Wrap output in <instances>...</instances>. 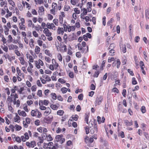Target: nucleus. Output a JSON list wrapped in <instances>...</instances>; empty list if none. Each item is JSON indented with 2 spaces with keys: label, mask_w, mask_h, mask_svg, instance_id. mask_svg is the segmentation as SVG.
I'll return each instance as SVG.
<instances>
[{
  "label": "nucleus",
  "mask_w": 149,
  "mask_h": 149,
  "mask_svg": "<svg viewBox=\"0 0 149 149\" xmlns=\"http://www.w3.org/2000/svg\"><path fill=\"white\" fill-rule=\"evenodd\" d=\"M94 126L93 128L90 129L91 133V134H93L95 132L97 133L98 132V128L97 125V122L96 120L94 119L93 121Z\"/></svg>",
  "instance_id": "obj_1"
},
{
  "label": "nucleus",
  "mask_w": 149,
  "mask_h": 149,
  "mask_svg": "<svg viewBox=\"0 0 149 149\" xmlns=\"http://www.w3.org/2000/svg\"><path fill=\"white\" fill-rule=\"evenodd\" d=\"M102 97L101 96H97L96 98L95 103V106L97 105H100L101 103L102 100Z\"/></svg>",
  "instance_id": "obj_2"
},
{
  "label": "nucleus",
  "mask_w": 149,
  "mask_h": 149,
  "mask_svg": "<svg viewBox=\"0 0 149 149\" xmlns=\"http://www.w3.org/2000/svg\"><path fill=\"white\" fill-rule=\"evenodd\" d=\"M53 117L52 116H48L47 117H45L44 118L43 121L45 123L47 124H50L53 120Z\"/></svg>",
  "instance_id": "obj_3"
},
{
  "label": "nucleus",
  "mask_w": 149,
  "mask_h": 149,
  "mask_svg": "<svg viewBox=\"0 0 149 149\" xmlns=\"http://www.w3.org/2000/svg\"><path fill=\"white\" fill-rule=\"evenodd\" d=\"M43 32L46 34V36L47 37H49L52 35L51 32H50L49 30L47 28L44 29Z\"/></svg>",
  "instance_id": "obj_4"
},
{
  "label": "nucleus",
  "mask_w": 149,
  "mask_h": 149,
  "mask_svg": "<svg viewBox=\"0 0 149 149\" xmlns=\"http://www.w3.org/2000/svg\"><path fill=\"white\" fill-rule=\"evenodd\" d=\"M18 113L20 116H22L24 117H25L26 116V114L24 111H21L20 110L18 111Z\"/></svg>",
  "instance_id": "obj_5"
},
{
  "label": "nucleus",
  "mask_w": 149,
  "mask_h": 149,
  "mask_svg": "<svg viewBox=\"0 0 149 149\" xmlns=\"http://www.w3.org/2000/svg\"><path fill=\"white\" fill-rule=\"evenodd\" d=\"M133 122L132 120L130 122H129L128 120H124V123L127 126H130L133 125Z\"/></svg>",
  "instance_id": "obj_6"
},
{
  "label": "nucleus",
  "mask_w": 149,
  "mask_h": 149,
  "mask_svg": "<svg viewBox=\"0 0 149 149\" xmlns=\"http://www.w3.org/2000/svg\"><path fill=\"white\" fill-rule=\"evenodd\" d=\"M46 111L45 112L44 114L45 116H47L51 112V110L49 107L46 108Z\"/></svg>",
  "instance_id": "obj_7"
},
{
  "label": "nucleus",
  "mask_w": 149,
  "mask_h": 149,
  "mask_svg": "<svg viewBox=\"0 0 149 149\" xmlns=\"http://www.w3.org/2000/svg\"><path fill=\"white\" fill-rule=\"evenodd\" d=\"M120 48L124 53L126 52V46L125 45H122V47H120Z\"/></svg>",
  "instance_id": "obj_8"
},
{
  "label": "nucleus",
  "mask_w": 149,
  "mask_h": 149,
  "mask_svg": "<svg viewBox=\"0 0 149 149\" xmlns=\"http://www.w3.org/2000/svg\"><path fill=\"white\" fill-rule=\"evenodd\" d=\"M106 62V61L104 60L102 61V63L101 66L100 67V70H103L104 69V67L105 64Z\"/></svg>",
  "instance_id": "obj_9"
},
{
  "label": "nucleus",
  "mask_w": 149,
  "mask_h": 149,
  "mask_svg": "<svg viewBox=\"0 0 149 149\" xmlns=\"http://www.w3.org/2000/svg\"><path fill=\"white\" fill-rule=\"evenodd\" d=\"M38 111L37 109H36V111L35 110H32L31 112V115L33 116H36L37 113L36 111Z\"/></svg>",
  "instance_id": "obj_10"
},
{
  "label": "nucleus",
  "mask_w": 149,
  "mask_h": 149,
  "mask_svg": "<svg viewBox=\"0 0 149 149\" xmlns=\"http://www.w3.org/2000/svg\"><path fill=\"white\" fill-rule=\"evenodd\" d=\"M40 48L38 46H37L35 49V52L37 54H38L40 52Z\"/></svg>",
  "instance_id": "obj_11"
},
{
  "label": "nucleus",
  "mask_w": 149,
  "mask_h": 149,
  "mask_svg": "<svg viewBox=\"0 0 149 149\" xmlns=\"http://www.w3.org/2000/svg\"><path fill=\"white\" fill-rule=\"evenodd\" d=\"M59 30L61 31V34H63L64 33V31H63V28L58 27V31H57L58 33V34H60V31H59Z\"/></svg>",
  "instance_id": "obj_12"
},
{
  "label": "nucleus",
  "mask_w": 149,
  "mask_h": 149,
  "mask_svg": "<svg viewBox=\"0 0 149 149\" xmlns=\"http://www.w3.org/2000/svg\"><path fill=\"white\" fill-rule=\"evenodd\" d=\"M7 101H8V103H9V104H10V103L12 102L13 101V98L8 96L7 99Z\"/></svg>",
  "instance_id": "obj_13"
},
{
  "label": "nucleus",
  "mask_w": 149,
  "mask_h": 149,
  "mask_svg": "<svg viewBox=\"0 0 149 149\" xmlns=\"http://www.w3.org/2000/svg\"><path fill=\"white\" fill-rule=\"evenodd\" d=\"M85 121H86L87 124L88 123V118L89 117V114L85 113Z\"/></svg>",
  "instance_id": "obj_14"
},
{
  "label": "nucleus",
  "mask_w": 149,
  "mask_h": 149,
  "mask_svg": "<svg viewBox=\"0 0 149 149\" xmlns=\"http://www.w3.org/2000/svg\"><path fill=\"white\" fill-rule=\"evenodd\" d=\"M64 113V112L63 110H60L57 111V115L62 116L63 115Z\"/></svg>",
  "instance_id": "obj_15"
},
{
  "label": "nucleus",
  "mask_w": 149,
  "mask_h": 149,
  "mask_svg": "<svg viewBox=\"0 0 149 149\" xmlns=\"http://www.w3.org/2000/svg\"><path fill=\"white\" fill-rule=\"evenodd\" d=\"M45 53L50 57H51L52 56V54L50 52L49 50L47 49L45 50Z\"/></svg>",
  "instance_id": "obj_16"
},
{
  "label": "nucleus",
  "mask_w": 149,
  "mask_h": 149,
  "mask_svg": "<svg viewBox=\"0 0 149 149\" xmlns=\"http://www.w3.org/2000/svg\"><path fill=\"white\" fill-rule=\"evenodd\" d=\"M77 37L76 36V35H74V34L73 33V35L72 36L71 39H70V38H68V39H69V41H71V40H77Z\"/></svg>",
  "instance_id": "obj_17"
},
{
  "label": "nucleus",
  "mask_w": 149,
  "mask_h": 149,
  "mask_svg": "<svg viewBox=\"0 0 149 149\" xmlns=\"http://www.w3.org/2000/svg\"><path fill=\"white\" fill-rule=\"evenodd\" d=\"M16 71L18 75L19 76H21L22 75V73H21V71L19 69V67H17L16 68Z\"/></svg>",
  "instance_id": "obj_18"
},
{
  "label": "nucleus",
  "mask_w": 149,
  "mask_h": 149,
  "mask_svg": "<svg viewBox=\"0 0 149 149\" xmlns=\"http://www.w3.org/2000/svg\"><path fill=\"white\" fill-rule=\"evenodd\" d=\"M16 117L14 118V119L15 120V122H16L18 120H20V117L18 116L17 114V113L16 114Z\"/></svg>",
  "instance_id": "obj_19"
},
{
  "label": "nucleus",
  "mask_w": 149,
  "mask_h": 149,
  "mask_svg": "<svg viewBox=\"0 0 149 149\" xmlns=\"http://www.w3.org/2000/svg\"><path fill=\"white\" fill-rule=\"evenodd\" d=\"M51 108L54 110H56L58 109V107L56 105L51 104L50 106Z\"/></svg>",
  "instance_id": "obj_20"
},
{
  "label": "nucleus",
  "mask_w": 149,
  "mask_h": 149,
  "mask_svg": "<svg viewBox=\"0 0 149 149\" xmlns=\"http://www.w3.org/2000/svg\"><path fill=\"white\" fill-rule=\"evenodd\" d=\"M141 110L143 113H144L146 112L145 107L144 106H143L141 107Z\"/></svg>",
  "instance_id": "obj_21"
},
{
  "label": "nucleus",
  "mask_w": 149,
  "mask_h": 149,
  "mask_svg": "<svg viewBox=\"0 0 149 149\" xmlns=\"http://www.w3.org/2000/svg\"><path fill=\"white\" fill-rule=\"evenodd\" d=\"M51 95L52 96V97L53 99L54 100H56V99L57 96L55 93H51Z\"/></svg>",
  "instance_id": "obj_22"
},
{
  "label": "nucleus",
  "mask_w": 149,
  "mask_h": 149,
  "mask_svg": "<svg viewBox=\"0 0 149 149\" xmlns=\"http://www.w3.org/2000/svg\"><path fill=\"white\" fill-rule=\"evenodd\" d=\"M79 116L77 115H75V116H72V118L75 121H77L78 120Z\"/></svg>",
  "instance_id": "obj_23"
},
{
  "label": "nucleus",
  "mask_w": 149,
  "mask_h": 149,
  "mask_svg": "<svg viewBox=\"0 0 149 149\" xmlns=\"http://www.w3.org/2000/svg\"><path fill=\"white\" fill-rule=\"evenodd\" d=\"M115 47V45L113 43H111L110 44L109 47L108 48V49H110L112 48L113 49Z\"/></svg>",
  "instance_id": "obj_24"
},
{
  "label": "nucleus",
  "mask_w": 149,
  "mask_h": 149,
  "mask_svg": "<svg viewBox=\"0 0 149 149\" xmlns=\"http://www.w3.org/2000/svg\"><path fill=\"white\" fill-rule=\"evenodd\" d=\"M87 9L85 8H83V13H81V15L84 16L87 14Z\"/></svg>",
  "instance_id": "obj_25"
},
{
  "label": "nucleus",
  "mask_w": 149,
  "mask_h": 149,
  "mask_svg": "<svg viewBox=\"0 0 149 149\" xmlns=\"http://www.w3.org/2000/svg\"><path fill=\"white\" fill-rule=\"evenodd\" d=\"M117 68H120V62L119 59H118L117 60Z\"/></svg>",
  "instance_id": "obj_26"
},
{
  "label": "nucleus",
  "mask_w": 149,
  "mask_h": 149,
  "mask_svg": "<svg viewBox=\"0 0 149 149\" xmlns=\"http://www.w3.org/2000/svg\"><path fill=\"white\" fill-rule=\"evenodd\" d=\"M83 94H79L78 97V98L80 100H82L83 99Z\"/></svg>",
  "instance_id": "obj_27"
},
{
  "label": "nucleus",
  "mask_w": 149,
  "mask_h": 149,
  "mask_svg": "<svg viewBox=\"0 0 149 149\" xmlns=\"http://www.w3.org/2000/svg\"><path fill=\"white\" fill-rule=\"evenodd\" d=\"M19 59L21 61V63L22 65H24L25 63V61L23 57H20L19 58Z\"/></svg>",
  "instance_id": "obj_28"
},
{
  "label": "nucleus",
  "mask_w": 149,
  "mask_h": 149,
  "mask_svg": "<svg viewBox=\"0 0 149 149\" xmlns=\"http://www.w3.org/2000/svg\"><path fill=\"white\" fill-rule=\"evenodd\" d=\"M67 35L65 33L64 34V36L63 37V39L64 40V42L65 43H67Z\"/></svg>",
  "instance_id": "obj_29"
},
{
  "label": "nucleus",
  "mask_w": 149,
  "mask_h": 149,
  "mask_svg": "<svg viewBox=\"0 0 149 149\" xmlns=\"http://www.w3.org/2000/svg\"><path fill=\"white\" fill-rule=\"evenodd\" d=\"M4 57L6 59H7V58H8V59L11 62V57L8 54H6V55H4Z\"/></svg>",
  "instance_id": "obj_30"
},
{
  "label": "nucleus",
  "mask_w": 149,
  "mask_h": 149,
  "mask_svg": "<svg viewBox=\"0 0 149 149\" xmlns=\"http://www.w3.org/2000/svg\"><path fill=\"white\" fill-rule=\"evenodd\" d=\"M61 91L63 93H65L67 92V88L65 87H63L61 88Z\"/></svg>",
  "instance_id": "obj_31"
},
{
  "label": "nucleus",
  "mask_w": 149,
  "mask_h": 149,
  "mask_svg": "<svg viewBox=\"0 0 149 149\" xmlns=\"http://www.w3.org/2000/svg\"><path fill=\"white\" fill-rule=\"evenodd\" d=\"M55 139H56V141L58 142H59L61 140V138L59 135H57L55 137Z\"/></svg>",
  "instance_id": "obj_32"
},
{
  "label": "nucleus",
  "mask_w": 149,
  "mask_h": 149,
  "mask_svg": "<svg viewBox=\"0 0 149 149\" xmlns=\"http://www.w3.org/2000/svg\"><path fill=\"white\" fill-rule=\"evenodd\" d=\"M132 84L133 85H135L137 84V82L136 80V79L135 77H133L132 79Z\"/></svg>",
  "instance_id": "obj_33"
},
{
  "label": "nucleus",
  "mask_w": 149,
  "mask_h": 149,
  "mask_svg": "<svg viewBox=\"0 0 149 149\" xmlns=\"http://www.w3.org/2000/svg\"><path fill=\"white\" fill-rule=\"evenodd\" d=\"M15 127L16 128V130L17 131H19L22 129V127L20 126L19 125H15Z\"/></svg>",
  "instance_id": "obj_34"
},
{
  "label": "nucleus",
  "mask_w": 149,
  "mask_h": 149,
  "mask_svg": "<svg viewBox=\"0 0 149 149\" xmlns=\"http://www.w3.org/2000/svg\"><path fill=\"white\" fill-rule=\"evenodd\" d=\"M8 38H9V40H8V43H10L12 42L13 41V38L11 35H9L8 36Z\"/></svg>",
  "instance_id": "obj_35"
},
{
  "label": "nucleus",
  "mask_w": 149,
  "mask_h": 149,
  "mask_svg": "<svg viewBox=\"0 0 149 149\" xmlns=\"http://www.w3.org/2000/svg\"><path fill=\"white\" fill-rule=\"evenodd\" d=\"M59 21L61 24H63V17L61 15H59Z\"/></svg>",
  "instance_id": "obj_36"
},
{
  "label": "nucleus",
  "mask_w": 149,
  "mask_h": 149,
  "mask_svg": "<svg viewBox=\"0 0 149 149\" xmlns=\"http://www.w3.org/2000/svg\"><path fill=\"white\" fill-rule=\"evenodd\" d=\"M37 95L39 97H40L42 96V91L40 90H38L37 93Z\"/></svg>",
  "instance_id": "obj_37"
},
{
  "label": "nucleus",
  "mask_w": 149,
  "mask_h": 149,
  "mask_svg": "<svg viewBox=\"0 0 149 149\" xmlns=\"http://www.w3.org/2000/svg\"><path fill=\"white\" fill-rule=\"evenodd\" d=\"M112 91L116 93H119L118 89L116 87L113 88L112 89Z\"/></svg>",
  "instance_id": "obj_38"
},
{
  "label": "nucleus",
  "mask_w": 149,
  "mask_h": 149,
  "mask_svg": "<svg viewBox=\"0 0 149 149\" xmlns=\"http://www.w3.org/2000/svg\"><path fill=\"white\" fill-rule=\"evenodd\" d=\"M85 129L86 131V134H88L89 133L88 127V126L85 127Z\"/></svg>",
  "instance_id": "obj_39"
},
{
  "label": "nucleus",
  "mask_w": 149,
  "mask_h": 149,
  "mask_svg": "<svg viewBox=\"0 0 149 149\" xmlns=\"http://www.w3.org/2000/svg\"><path fill=\"white\" fill-rule=\"evenodd\" d=\"M127 71L131 75L133 76L134 75V74L132 70H131L130 69H128L127 70Z\"/></svg>",
  "instance_id": "obj_40"
},
{
  "label": "nucleus",
  "mask_w": 149,
  "mask_h": 149,
  "mask_svg": "<svg viewBox=\"0 0 149 149\" xmlns=\"http://www.w3.org/2000/svg\"><path fill=\"white\" fill-rule=\"evenodd\" d=\"M90 88L91 90H94L95 89V86L93 84H91V85Z\"/></svg>",
  "instance_id": "obj_41"
},
{
  "label": "nucleus",
  "mask_w": 149,
  "mask_h": 149,
  "mask_svg": "<svg viewBox=\"0 0 149 149\" xmlns=\"http://www.w3.org/2000/svg\"><path fill=\"white\" fill-rule=\"evenodd\" d=\"M113 19V18H111L107 22V25L108 26H109L111 24V23L112 22V21Z\"/></svg>",
  "instance_id": "obj_42"
},
{
  "label": "nucleus",
  "mask_w": 149,
  "mask_h": 149,
  "mask_svg": "<svg viewBox=\"0 0 149 149\" xmlns=\"http://www.w3.org/2000/svg\"><path fill=\"white\" fill-rule=\"evenodd\" d=\"M118 136H121L122 138L124 137L125 135L124 133L123 132H121L120 133L118 134Z\"/></svg>",
  "instance_id": "obj_43"
},
{
  "label": "nucleus",
  "mask_w": 149,
  "mask_h": 149,
  "mask_svg": "<svg viewBox=\"0 0 149 149\" xmlns=\"http://www.w3.org/2000/svg\"><path fill=\"white\" fill-rule=\"evenodd\" d=\"M36 85H33L32 86L31 89L32 91H36Z\"/></svg>",
  "instance_id": "obj_44"
},
{
  "label": "nucleus",
  "mask_w": 149,
  "mask_h": 149,
  "mask_svg": "<svg viewBox=\"0 0 149 149\" xmlns=\"http://www.w3.org/2000/svg\"><path fill=\"white\" fill-rule=\"evenodd\" d=\"M39 11L42 12L44 11V8L43 6H41L39 8Z\"/></svg>",
  "instance_id": "obj_45"
},
{
  "label": "nucleus",
  "mask_w": 149,
  "mask_h": 149,
  "mask_svg": "<svg viewBox=\"0 0 149 149\" xmlns=\"http://www.w3.org/2000/svg\"><path fill=\"white\" fill-rule=\"evenodd\" d=\"M46 137H48L47 139L48 141H52L53 139L50 134H49L48 136H46Z\"/></svg>",
  "instance_id": "obj_46"
},
{
  "label": "nucleus",
  "mask_w": 149,
  "mask_h": 149,
  "mask_svg": "<svg viewBox=\"0 0 149 149\" xmlns=\"http://www.w3.org/2000/svg\"><path fill=\"white\" fill-rule=\"evenodd\" d=\"M102 142H103V145L104 146H105L106 147H107L108 146V143L107 141H102Z\"/></svg>",
  "instance_id": "obj_47"
},
{
  "label": "nucleus",
  "mask_w": 149,
  "mask_h": 149,
  "mask_svg": "<svg viewBox=\"0 0 149 149\" xmlns=\"http://www.w3.org/2000/svg\"><path fill=\"white\" fill-rule=\"evenodd\" d=\"M53 22L56 26L58 25V20L57 19H54L53 20Z\"/></svg>",
  "instance_id": "obj_48"
},
{
  "label": "nucleus",
  "mask_w": 149,
  "mask_h": 149,
  "mask_svg": "<svg viewBox=\"0 0 149 149\" xmlns=\"http://www.w3.org/2000/svg\"><path fill=\"white\" fill-rule=\"evenodd\" d=\"M8 47L9 48V49L10 50L13 49H14V45L13 44L8 45Z\"/></svg>",
  "instance_id": "obj_49"
},
{
  "label": "nucleus",
  "mask_w": 149,
  "mask_h": 149,
  "mask_svg": "<svg viewBox=\"0 0 149 149\" xmlns=\"http://www.w3.org/2000/svg\"><path fill=\"white\" fill-rule=\"evenodd\" d=\"M78 8H74V11L75 12V13L78 14L80 13V10H78Z\"/></svg>",
  "instance_id": "obj_50"
},
{
  "label": "nucleus",
  "mask_w": 149,
  "mask_h": 149,
  "mask_svg": "<svg viewBox=\"0 0 149 149\" xmlns=\"http://www.w3.org/2000/svg\"><path fill=\"white\" fill-rule=\"evenodd\" d=\"M106 17L105 16H104L102 18V24L104 26L106 25Z\"/></svg>",
  "instance_id": "obj_51"
},
{
  "label": "nucleus",
  "mask_w": 149,
  "mask_h": 149,
  "mask_svg": "<svg viewBox=\"0 0 149 149\" xmlns=\"http://www.w3.org/2000/svg\"><path fill=\"white\" fill-rule=\"evenodd\" d=\"M17 6L18 8L20 10H23V7L21 3L18 4Z\"/></svg>",
  "instance_id": "obj_52"
},
{
  "label": "nucleus",
  "mask_w": 149,
  "mask_h": 149,
  "mask_svg": "<svg viewBox=\"0 0 149 149\" xmlns=\"http://www.w3.org/2000/svg\"><path fill=\"white\" fill-rule=\"evenodd\" d=\"M58 81L61 84L64 83L65 82L64 80L61 78L59 79Z\"/></svg>",
  "instance_id": "obj_53"
},
{
  "label": "nucleus",
  "mask_w": 149,
  "mask_h": 149,
  "mask_svg": "<svg viewBox=\"0 0 149 149\" xmlns=\"http://www.w3.org/2000/svg\"><path fill=\"white\" fill-rule=\"evenodd\" d=\"M76 55L77 57L78 58H80L81 56V54L80 52H76Z\"/></svg>",
  "instance_id": "obj_54"
},
{
  "label": "nucleus",
  "mask_w": 149,
  "mask_h": 149,
  "mask_svg": "<svg viewBox=\"0 0 149 149\" xmlns=\"http://www.w3.org/2000/svg\"><path fill=\"white\" fill-rule=\"evenodd\" d=\"M109 53L111 54V55H113V54L115 53L114 50L113 49L111 48L109 51Z\"/></svg>",
  "instance_id": "obj_55"
},
{
  "label": "nucleus",
  "mask_w": 149,
  "mask_h": 149,
  "mask_svg": "<svg viewBox=\"0 0 149 149\" xmlns=\"http://www.w3.org/2000/svg\"><path fill=\"white\" fill-rule=\"evenodd\" d=\"M126 91L125 89H124L123 90L122 92V95L124 96V97H126Z\"/></svg>",
  "instance_id": "obj_56"
},
{
  "label": "nucleus",
  "mask_w": 149,
  "mask_h": 149,
  "mask_svg": "<svg viewBox=\"0 0 149 149\" xmlns=\"http://www.w3.org/2000/svg\"><path fill=\"white\" fill-rule=\"evenodd\" d=\"M53 16L50 14L48 15V19L49 20H51L53 18Z\"/></svg>",
  "instance_id": "obj_57"
},
{
  "label": "nucleus",
  "mask_w": 149,
  "mask_h": 149,
  "mask_svg": "<svg viewBox=\"0 0 149 149\" xmlns=\"http://www.w3.org/2000/svg\"><path fill=\"white\" fill-rule=\"evenodd\" d=\"M99 73H100V72H99V71H96L95 73V74L94 76V77H98L99 74Z\"/></svg>",
  "instance_id": "obj_58"
},
{
  "label": "nucleus",
  "mask_w": 149,
  "mask_h": 149,
  "mask_svg": "<svg viewBox=\"0 0 149 149\" xmlns=\"http://www.w3.org/2000/svg\"><path fill=\"white\" fill-rule=\"evenodd\" d=\"M33 36L35 37H37L38 36V33H37L35 31H33Z\"/></svg>",
  "instance_id": "obj_59"
},
{
  "label": "nucleus",
  "mask_w": 149,
  "mask_h": 149,
  "mask_svg": "<svg viewBox=\"0 0 149 149\" xmlns=\"http://www.w3.org/2000/svg\"><path fill=\"white\" fill-rule=\"evenodd\" d=\"M9 127L11 129V131L12 132H14L15 127L13 125L10 124L9 126Z\"/></svg>",
  "instance_id": "obj_60"
},
{
  "label": "nucleus",
  "mask_w": 149,
  "mask_h": 149,
  "mask_svg": "<svg viewBox=\"0 0 149 149\" xmlns=\"http://www.w3.org/2000/svg\"><path fill=\"white\" fill-rule=\"evenodd\" d=\"M40 121L38 120H36L35 121V124L36 125L38 126L40 125Z\"/></svg>",
  "instance_id": "obj_61"
},
{
  "label": "nucleus",
  "mask_w": 149,
  "mask_h": 149,
  "mask_svg": "<svg viewBox=\"0 0 149 149\" xmlns=\"http://www.w3.org/2000/svg\"><path fill=\"white\" fill-rule=\"evenodd\" d=\"M58 60L60 61H62V57L61 54L59 53L58 54Z\"/></svg>",
  "instance_id": "obj_62"
},
{
  "label": "nucleus",
  "mask_w": 149,
  "mask_h": 149,
  "mask_svg": "<svg viewBox=\"0 0 149 149\" xmlns=\"http://www.w3.org/2000/svg\"><path fill=\"white\" fill-rule=\"evenodd\" d=\"M15 140H16V141L19 143H20L21 142V139L19 137V136H17L16 138V139H15Z\"/></svg>",
  "instance_id": "obj_63"
},
{
  "label": "nucleus",
  "mask_w": 149,
  "mask_h": 149,
  "mask_svg": "<svg viewBox=\"0 0 149 149\" xmlns=\"http://www.w3.org/2000/svg\"><path fill=\"white\" fill-rule=\"evenodd\" d=\"M69 76L71 78H73L74 77V74L73 72H70L69 73Z\"/></svg>",
  "instance_id": "obj_64"
}]
</instances>
